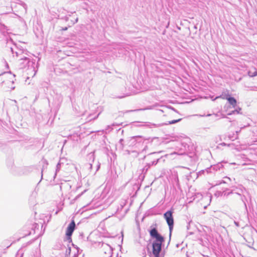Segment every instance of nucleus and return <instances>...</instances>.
<instances>
[{
	"label": "nucleus",
	"instance_id": "nucleus-39",
	"mask_svg": "<svg viewBox=\"0 0 257 257\" xmlns=\"http://www.w3.org/2000/svg\"><path fill=\"white\" fill-rule=\"evenodd\" d=\"M241 192H242L243 190L242 189L240 190Z\"/></svg>",
	"mask_w": 257,
	"mask_h": 257
},
{
	"label": "nucleus",
	"instance_id": "nucleus-34",
	"mask_svg": "<svg viewBox=\"0 0 257 257\" xmlns=\"http://www.w3.org/2000/svg\"><path fill=\"white\" fill-rule=\"evenodd\" d=\"M188 232L190 234H192L193 233L192 231H188Z\"/></svg>",
	"mask_w": 257,
	"mask_h": 257
},
{
	"label": "nucleus",
	"instance_id": "nucleus-12",
	"mask_svg": "<svg viewBox=\"0 0 257 257\" xmlns=\"http://www.w3.org/2000/svg\"><path fill=\"white\" fill-rule=\"evenodd\" d=\"M67 246H68V248H66V252H65V257H68V255L70 257V253H71V247L69 246V245L68 244H67ZM74 254L73 255V256L72 257H78V253H76L75 251H76L77 252H78V250H77V248H74Z\"/></svg>",
	"mask_w": 257,
	"mask_h": 257
},
{
	"label": "nucleus",
	"instance_id": "nucleus-23",
	"mask_svg": "<svg viewBox=\"0 0 257 257\" xmlns=\"http://www.w3.org/2000/svg\"><path fill=\"white\" fill-rule=\"evenodd\" d=\"M159 160V159H158L157 161H154L152 162L151 163H149L150 164V166L154 165H156L158 163Z\"/></svg>",
	"mask_w": 257,
	"mask_h": 257
},
{
	"label": "nucleus",
	"instance_id": "nucleus-5",
	"mask_svg": "<svg viewBox=\"0 0 257 257\" xmlns=\"http://www.w3.org/2000/svg\"><path fill=\"white\" fill-rule=\"evenodd\" d=\"M173 212L171 210L167 211L164 214V217L166 219L169 227L170 237H171V232L174 226V219L173 217Z\"/></svg>",
	"mask_w": 257,
	"mask_h": 257
},
{
	"label": "nucleus",
	"instance_id": "nucleus-16",
	"mask_svg": "<svg viewBox=\"0 0 257 257\" xmlns=\"http://www.w3.org/2000/svg\"><path fill=\"white\" fill-rule=\"evenodd\" d=\"M123 141L124 140L122 139H120L119 141L117 147L120 150H122L124 149V144L123 143Z\"/></svg>",
	"mask_w": 257,
	"mask_h": 257
},
{
	"label": "nucleus",
	"instance_id": "nucleus-11",
	"mask_svg": "<svg viewBox=\"0 0 257 257\" xmlns=\"http://www.w3.org/2000/svg\"><path fill=\"white\" fill-rule=\"evenodd\" d=\"M71 185L67 182L61 183L60 185V188L62 191H63V190L69 191L71 189Z\"/></svg>",
	"mask_w": 257,
	"mask_h": 257
},
{
	"label": "nucleus",
	"instance_id": "nucleus-30",
	"mask_svg": "<svg viewBox=\"0 0 257 257\" xmlns=\"http://www.w3.org/2000/svg\"><path fill=\"white\" fill-rule=\"evenodd\" d=\"M67 30V27H65V28H63L62 29V30H63V31H66V30Z\"/></svg>",
	"mask_w": 257,
	"mask_h": 257
},
{
	"label": "nucleus",
	"instance_id": "nucleus-20",
	"mask_svg": "<svg viewBox=\"0 0 257 257\" xmlns=\"http://www.w3.org/2000/svg\"><path fill=\"white\" fill-rule=\"evenodd\" d=\"M240 199L242 201V202H243L245 208H247V206H246V201H247L246 200V197L244 196V195H243V196H240Z\"/></svg>",
	"mask_w": 257,
	"mask_h": 257
},
{
	"label": "nucleus",
	"instance_id": "nucleus-31",
	"mask_svg": "<svg viewBox=\"0 0 257 257\" xmlns=\"http://www.w3.org/2000/svg\"><path fill=\"white\" fill-rule=\"evenodd\" d=\"M220 145H222V146H225V145H226V144H225V143H221Z\"/></svg>",
	"mask_w": 257,
	"mask_h": 257
},
{
	"label": "nucleus",
	"instance_id": "nucleus-9",
	"mask_svg": "<svg viewBox=\"0 0 257 257\" xmlns=\"http://www.w3.org/2000/svg\"><path fill=\"white\" fill-rule=\"evenodd\" d=\"M27 63L26 62H24L25 66L23 69L27 68V70L29 71V72H27V74L31 75L32 77L35 75L37 70L36 69V64H35V65L34 66V68H31L30 66H29V64H27Z\"/></svg>",
	"mask_w": 257,
	"mask_h": 257
},
{
	"label": "nucleus",
	"instance_id": "nucleus-21",
	"mask_svg": "<svg viewBox=\"0 0 257 257\" xmlns=\"http://www.w3.org/2000/svg\"><path fill=\"white\" fill-rule=\"evenodd\" d=\"M60 168H61V163L60 162H59L56 166L55 175H56L57 173L59 171V170H60Z\"/></svg>",
	"mask_w": 257,
	"mask_h": 257
},
{
	"label": "nucleus",
	"instance_id": "nucleus-36",
	"mask_svg": "<svg viewBox=\"0 0 257 257\" xmlns=\"http://www.w3.org/2000/svg\"><path fill=\"white\" fill-rule=\"evenodd\" d=\"M11 89H13V90L14 89H15V87H11Z\"/></svg>",
	"mask_w": 257,
	"mask_h": 257
},
{
	"label": "nucleus",
	"instance_id": "nucleus-24",
	"mask_svg": "<svg viewBox=\"0 0 257 257\" xmlns=\"http://www.w3.org/2000/svg\"><path fill=\"white\" fill-rule=\"evenodd\" d=\"M150 164H148L147 165H146L144 168V170H146V171L147 172L148 171V170L150 168Z\"/></svg>",
	"mask_w": 257,
	"mask_h": 257
},
{
	"label": "nucleus",
	"instance_id": "nucleus-7",
	"mask_svg": "<svg viewBox=\"0 0 257 257\" xmlns=\"http://www.w3.org/2000/svg\"><path fill=\"white\" fill-rule=\"evenodd\" d=\"M222 98L224 99H226L228 100L229 103L233 107H235L236 104V99L232 97L229 96V94L225 95H220L219 96L216 97V98Z\"/></svg>",
	"mask_w": 257,
	"mask_h": 257
},
{
	"label": "nucleus",
	"instance_id": "nucleus-17",
	"mask_svg": "<svg viewBox=\"0 0 257 257\" xmlns=\"http://www.w3.org/2000/svg\"><path fill=\"white\" fill-rule=\"evenodd\" d=\"M241 108L238 107L237 109L231 111L230 112H229L228 114V115H232V114H235V113H237V114L241 113V112H240L241 111Z\"/></svg>",
	"mask_w": 257,
	"mask_h": 257
},
{
	"label": "nucleus",
	"instance_id": "nucleus-41",
	"mask_svg": "<svg viewBox=\"0 0 257 257\" xmlns=\"http://www.w3.org/2000/svg\"><path fill=\"white\" fill-rule=\"evenodd\" d=\"M146 255H145L143 257H146Z\"/></svg>",
	"mask_w": 257,
	"mask_h": 257
},
{
	"label": "nucleus",
	"instance_id": "nucleus-13",
	"mask_svg": "<svg viewBox=\"0 0 257 257\" xmlns=\"http://www.w3.org/2000/svg\"><path fill=\"white\" fill-rule=\"evenodd\" d=\"M229 190L228 189H226L225 191H223L222 192H218L217 193H218V195H220L221 196H227L229 195L230 194L233 193V191H234V189H233L232 190L227 192V191Z\"/></svg>",
	"mask_w": 257,
	"mask_h": 257
},
{
	"label": "nucleus",
	"instance_id": "nucleus-6",
	"mask_svg": "<svg viewBox=\"0 0 257 257\" xmlns=\"http://www.w3.org/2000/svg\"><path fill=\"white\" fill-rule=\"evenodd\" d=\"M181 119H182L181 118H179L178 119L169 121H168V123H161H161L156 124V123H151V122H147L145 123V124L144 125L147 127H150V128L159 127H160L164 124L167 125V124H174L176 122H179L181 120Z\"/></svg>",
	"mask_w": 257,
	"mask_h": 257
},
{
	"label": "nucleus",
	"instance_id": "nucleus-8",
	"mask_svg": "<svg viewBox=\"0 0 257 257\" xmlns=\"http://www.w3.org/2000/svg\"><path fill=\"white\" fill-rule=\"evenodd\" d=\"M223 167V165L221 163H218L216 165L211 166L210 168H208L205 170L207 174L214 173L215 171L220 170Z\"/></svg>",
	"mask_w": 257,
	"mask_h": 257
},
{
	"label": "nucleus",
	"instance_id": "nucleus-27",
	"mask_svg": "<svg viewBox=\"0 0 257 257\" xmlns=\"http://www.w3.org/2000/svg\"><path fill=\"white\" fill-rule=\"evenodd\" d=\"M43 162L44 163H45V164H46V165H48L47 161L46 160H44L43 161Z\"/></svg>",
	"mask_w": 257,
	"mask_h": 257
},
{
	"label": "nucleus",
	"instance_id": "nucleus-19",
	"mask_svg": "<svg viewBox=\"0 0 257 257\" xmlns=\"http://www.w3.org/2000/svg\"><path fill=\"white\" fill-rule=\"evenodd\" d=\"M154 107V106H149L147 107L144 108H141V109H136L134 110H130V111H140V110H148V109H152Z\"/></svg>",
	"mask_w": 257,
	"mask_h": 257
},
{
	"label": "nucleus",
	"instance_id": "nucleus-29",
	"mask_svg": "<svg viewBox=\"0 0 257 257\" xmlns=\"http://www.w3.org/2000/svg\"><path fill=\"white\" fill-rule=\"evenodd\" d=\"M99 168V165H97V169H96V171L95 172V173H96V171H97L98 170Z\"/></svg>",
	"mask_w": 257,
	"mask_h": 257
},
{
	"label": "nucleus",
	"instance_id": "nucleus-40",
	"mask_svg": "<svg viewBox=\"0 0 257 257\" xmlns=\"http://www.w3.org/2000/svg\"><path fill=\"white\" fill-rule=\"evenodd\" d=\"M12 83H14V80L12 81Z\"/></svg>",
	"mask_w": 257,
	"mask_h": 257
},
{
	"label": "nucleus",
	"instance_id": "nucleus-22",
	"mask_svg": "<svg viewBox=\"0 0 257 257\" xmlns=\"http://www.w3.org/2000/svg\"><path fill=\"white\" fill-rule=\"evenodd\" d=\"M249 88V90L251 91H257V86H251Z\"/></svg>",
	"mask_w": 257,
	"mask_h": 257
},
{
	"label": "nucleus",
	"instance_id": "nucleus-2",
	"mask_svg": "<svg viewBox=\"0 0 257 257\" xmlns=\"http://www.w3.org/2000/svg\"><path fill=\"white\" fill-rule=\"evenodd\" d=\"M152 141L153 140L150 138L145 139L142 136H138L132 137L130 139L128 144L130 146H135L136 148H139L141 145H144V148L142 150V151H144L147 148V143L152 142Z\"/></svg>",
	"mask_w": 257,
	"mask_h": 257
},
{
	"label": "nucleus",
	"instance_id": "nucleus-10",
	"mask_svg": "<svg viewBox=\"0 0 257 257\" xmlns=\"http://www.w3.org/2000/svg\"><path fill=\"white\" fill-rule=\"evenodd\" d=\"M87 159L89 160V163L85 165V166L89 169L91 170L92 167V163L94 162L95 156L93 152L89 153L87 156Z\"/></svg>",
	"mask_w": 257,
	"mask_h": 257
},
{
	"label": "nucleus",
	"instance_id": "nucleus-26",
	"mask_svg": "<svg viewBox=\"0 0 257 257\" xmlns=\"http://www.w3.org/2000/svg\"><path fill=\"white\" fill-rule=\"evenodd\" d=\"M234 223L235 224V225L237 226V227H239V223L238 222H237L236 221H234Z\"/></svg>",
	"mask_w": 257,
	"mask_h": 257
},
{
	"label": "nucleus",
	"instance_id": "nucleus-18",
	"mask_svg": "<svg viewBox=\"0 0 257 257\" xmlns=\"http://www.w3.org/2000/svg\"><path fill=\"white\" fill-rule=\"evenodd\" d=\"M99 115V113H98L97 115H96L94 117H92V116L93 115V114H90L88 115V116L87 117V118L86 121H91L92 119H97V117H98Z\"/></svg>",
	"mask_w": 257,
	"mask_h": 257
},
{
	"label": "nucleus",
	"instance_id": "nucleus-1",
	"mask_svg": "<svg viewBox=\"0 0 257 257\" xmlns=\"http://www.w3.org/2000/svg\"><path fill=\"white\" fill-rule=\"evenodd\" d=\"M11 51L13 56H15V55L17 58H19L18 61L20 68H24V62H26L27 64H29V66L33 69L34 66L35 65L36 60L33 59L31 54L26 50L19 47L17 45H14L13 47H11Z\"/></svg>",
	"mask_w": 257,
	"mask_h": 257
},
{
	"label": "nucleus",
	"instance_id": "nucleus-35",
	"mask_svg": "<svg viewBox=\"0 0 257 257\" xmlns=\"http://www.w3.org/2000/svg\"><path fill=\"white\" fill-rule=\"evenodd\" d=\"M43 169L42 170V176H41V179H42V177H43Z\"/></svg>",
	"mask_w": 257,
	"mask_h": 257
},
{
	"label": "nucleus",
	"instance_id": "nucleus-38",
	"mask_svg": "<svg viewBox=\"0 0 257 257\" xmlns=\"http://www.w3.org/2000/svg\"><path fill=\"white\" fill-rule=\"evenodd\" d=\"M236 134H237H237L239 133V132L236 131Z\"/></svg>",
	"mask_w": 257,
	"mask_h": 257
},
{
	"label": "nucleus",
	"instance_id": "nucleus-15",
	"mask_svg": "<svg viewBox=\"0 0 257 257\" xmlns=\"http://www.w3.org/2000/svg\"><path fill=\"white\" fill-rule=\"evenodd\" d=\"M253 71L250 70L248 72V74L250 77H253L257 75V70L255 69H253Z\"/></svg>",
	"mask_w": 257,
	"mask_h": 257
},
{
	"label": "nucleus",
	"instance_id": "nucleus-28",
	"mask_svg": "<svg viewBox=\"0 0 257 257\" xmlns=\"http://www.w3.org/2000/svg\"><path fill=\"white\" fill-rule=\"evenodd\" d=\"M78 21V18H76L75 22L72 23V24H74L75 23H77Z\"/></svg>",
	"mask_w": 257,
	"mask_h": 257
},
{
	"label": "nucleus",
	"instance_id": "nucleus-37",
	"mask_svg": "<svg viewBox=\"0 0 257 257\" xmlns=\"http://www.w3.org/2000/svg\"><path fill=\"white\" fill-rule=\"evenodd\" d=\"M210 115H211V114H207V116H210Z\"/></svg>",
	"mask_w": 257,
	"mask_h": 257
},
{
	"label": "nucleus",
	"instance_id": "nucleus-3",
	"mask_svg": "<svg viewBox=\"0 0 257 257\" xmlns=\"http://www.w3.org/2000/svg\"><path fill=\"white\" fill-rule=\"evenodd\" d=\"M75 223L74 220H72L69 224L67 228L66 232V239L64 240V242L66 244L67 243H70L72 241L71 236L75 229Z\"/></svg>",
	"mask_w": 257,
	"mask_h": 257
},
{
	"label": "nucleus",
	"instance_id": "nucleus-14",
	"mask_svg": "<svg viewBox=\"0 0 257 257\" xmlns=\"http://www.w3.org/2000/svg\"><path fill=\"white\" fill-rule=\"evenodd\" d=\"M169 109H172V110H173L176 112H178L174 108H173V107H172L171 106L165 107L163 109H159V110L162 112H166Z\"/></svg>",
	"mask_w": 257,
	"mask_h": 257
},
{
	"label": "nucleus",
	"instance_id": "nucleus-33",
	"mask_svg": "<svg viewBox=\"0 0 257 257\" xmlns=\"http://www.w3.org/2000/svg\"><path fill=\"white\" fill-rule=\"evenodd\" d=\"M236 193L240 196H241V194L239 192H236Z\"/></svg>",
	"mask_w": 257,
	"mask_h": 257
},
{
	"label": "nucleus",
	"instance_id": "nucleus-32",
	"mask_svg": "<svg viewBox=\"0 0 257 257\" xmlns=\"http://www.w3.org/2000/svg\"><path fill=\"white\" fill-rule=\"evenodd\" d=\"M107 128H108H108H110L111 130H112V128H111V126H110V125H108V126H107Z\"/></svg>",
	"mask_w": 257,
	"mask_h": 257
},
{
	"label": "nucleus",
	"instance_id": "nucleus-25",
	"mask_svg": "<svg viewBox=\"0 0 257 257\" xmlns=\"http://www.w3.org/2000/svg\"><path fill=\"white\" fill-rule=\"evenodd\" d=\"M192 222L191 221H190V222H189L188 223V225H187V230H188V231H189V229H190V227H191V224H192Z\"/></svg>",
	"mask_w": 257,
	"mask_h": 257
},
{
	"label": "nucleus",
	"instance_id": "nucleus-4",
	"mask_svg": "<svg viewBox=\"0 0 257 257\" xmlns=\"http://www.w3.org/2000/svg\"><path fill=\"white\" fill-rule=\"evenodd\" d=\"M100 257H112L111 247L106 243H102L100 249Z\"/></svg>",
	"mask_w": 257,
	"mask_h": 257
}]
</instances>
